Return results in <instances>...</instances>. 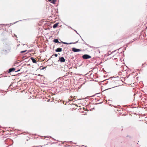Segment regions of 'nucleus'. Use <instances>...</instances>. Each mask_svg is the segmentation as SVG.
<instances>
[{
  "label": "nucleus",
  "instance_id": "2",
  "mask_svg": "<svg viewBox=\"0 0 147 147\" xmlns=\"http://www.w3.org/2000/svg\"><path fill=\"white\" fill-rule=\"evenodd\" d=\"M72 51L74 52H78L81 51V50L78 49H77L74 47H73L72 49Z\"/></svg>",
  "mask_w": 147,
  "mask_h": 147
},
{
  "label": "nucleus",
  "instance_id": "22",
  "mask_svg": "<svg viewBox=\"0 0 147 147\" xmlns=\"http://www.w3.org/2000/svg\"><path fill=\"white\" fill-rule=\"evenodd\" d=\"M51 65H49V66H51Z\"/></svg>",
  "mask_w": 147,
  "mask_h": 147
},
{
  "label": "nucleus",
  "instance_id": "12",
  "mask_svg": "<svg viewBox=\"0 0 147 147\" xmlns=\"http://www.w3.org/2000/svg\"><path fill=\"white\" fill-rule=\"evenodd\" d=\"M56 0H53L52 1H50V2L53 4H55V2Z\"/></svg>",
  "mask_w": 147,
  "mask_h": 147
},
{
  "label": "nucleus",
  "instance_id": "25",
  "mask_svg": "<svg viewBox=\"0 0 147 147\" xmlns=\"http://www.w3.org/2000/svg\"><path fill=\"white\" fill-rule=\"evenodd\" d=\"M70 28H71L72 29V28H71V27H70Z\"/></svg>",
  "mask_w": 147,
  "mask_h": 147
},
{
  "label": "nucleus",
  "instance_id": "14",
  "mask_svg": "<svg viewBox=\"0 0 147 147\" xmlns=\"http://www.w3.org/2000/svg\"><path fill=\"white\" fill-rule=\"evenodd\" d=\"M82 40L83 41L85 45H88L87 44L86 42H85L84 40L83 39H82Z\"/></svg>",
  "mask_w": 147,
  "mask_h": 147
},
{
  "label": "nucleus",
  "instance_id": "8",
  "mask_svg": "<svg viewBox=\"0 0 147 147\" xmlns=\"http://www.w3.org/2000/svg\"><path fill=\"white\" fill-rule=\"evenodd\" d=\"M53 41L54 42L57 43H61L57 39H55L53 40Z\"/></svg>",
  "mask_w": 147,
  "mask_h": 147
},
{
  "label": "nucleus",
  "instance_id": "10",
  "mask_svg": "<svg viewBox=\"0 0 147 147\" xmlns=\"http://www.w3.org/2000/svg\"><path fill=\"white\" fill-rule=\"evenodd\" d=\"M58 23H56L54 24L53 26V28H56L58 26Z\"/></svg>",
  "mask_w": 147,
  "mask_h": 147
},
{
  "label": "nucleus",
  "instance_id": "9",
  "mask_svg": "<svg viewBox=\"0 0 147 147\" xmlns=\"http://www.w3.org/2000/svg\"><path fill=\"white\" fill-rule=\"evenodd\" d=\"M29 20V19H24V20H19V21H16V22H14V23H12L11 24H10L13 25V24H15L16 23L20 21H22V20Z\"/></svg>",
  "mask_w": 147,
  "mask_h": 147
},
{
  "label": "nucleus",
  "instance_id": "4",
  "mask_svg": "<svg viewBox=\"0 0 147 147\" xmlns=\"http://www.w3.org/2000/svg\"><path fill=\"white\" fill-rule=\"evenodd\" d=\"M78 41L75 42H70V43H67L65 42H63V41H61V42L64 44L65 45H71L72 44H76L78 43Z\"/></svg>",
  "mask_w": 147,
  "mask_h": 147
},
{
  "label": "nucleus",
  "instance_id": "19",
  "mask_svg": "<svg viewBox=\"0 0 147 147\" xmlns=\"http://www.w3.org/2000/svg\"><path fill=\"white\" fill-rule=\"evenodd\" d=\"M20 71V69H18L17 71H16V72H18V71Z\"/></svg>",
  "mask_w": 147,
  "mask_h": 147
},
{
  "label": "nucleus",
  "instance_id": "18",
  "mask_svg": "<svg viewBox=\"0 0 147 147\" xmlns=\"http://www.w3.org/2000/svg\"><path fill=\"white\" fill-rule=\"evenodd\" d=\"M74 30L77 34L79 35V34L77 33V31L76 30Z\"/></svg>",
  "mask_w": 147,
  "mask_h": 147
},
{
  "label": "nucleus",
  "instance_id": "20",
  "mask_svg": "<svg viewBox=\"0 0 147 147\" xmlns=\"http://www.w3.org/2000/svg\"><path fill=\"white\" fill-rule=\"evenodd\" d=\"M48 0L49 1H50V2L51 1H52V0Z\"/></svg>",
  "mask_w": 147,
  "mask_h": 147
},
{
  "label": "nucleus",
  "instance_id": "24",
  "mask_svg": "<svg viewBox=\"0 0 147 147\" xmlns=\"http://www.w3.org/2000/svg\"><path fill=\"white\" fill-rule=\"evenodd\" d=\"M113 87H112V88H111L110 89H111V88H113Z\"/></svg>",
  "mask_w": 147,
  "mask_h": 147
},
{
  "label": "nucleus",
  "instance_id": "7",
  "mask_svg": "<svg viewBox=\"0 0 147 147\" xmlns=\"http://www.w3.org/2000/svg\"><path fill=\"white\" fill-rule=\"evenodd\" d=\"M30 59L32 60V62L34 63H36L37 62V61L35 59L33 58V57H31L30 58Z\"/></svg>",
  "mask_w": 147,
  "mask_h": 147
},
{
  "label": "nucleus",
  "instance_id": "15",
  "mask_svg": "<svg viewBox=\"0 0 147 147\" xmlns=\"http://www.w3.org/2000/svg\"><path fill=\"white\" fill-rule=\"evenodd\" d=\"M54 56H55V57H56L57 56V54H54Z\"/></svg>",
  "mask_w": 147,
  "mask_h": 147
},
{
  "label": "nucleus",
  "instance_id": "16",
  "mask_svg": "<svg viewBox=\"0 0 147 147\" xmlns=\"http://www.w3.org/2000/svg\"><path fill=\"white\" fill-rule=\"evenodd\" d=\"M53 55H52V56H51V57L50 59H49L48 60H49L51 58H53Z\"/></svg>",
  "mask_w": 147,
  "mask_h": 147
},
{
  "label": "nucleus",
  "instance_id": "3",
  "mask_svg": "<svg viewBox=\"0 0 147 147\" xmlns=\"http://www.w3.org/2000/svg\"><path fill=\"white\" fill-rule=\"evenodd\" d=\"M59 61L61 62H64L65 61V59L63 57H60L59 58Z\"/></svg>",
  "mask_w": 147,
  "mask_h": 147
},
{
  "label": "nucleus",
  "instance_id": "6",
  "mask_svg": "<svg viewBox=\"0 0 147 147\" xmlns=\"http://www.w3.org/2000/svg\"><path fill=\"white\" fill-rule=\"evenodd\" d=\"M62 51V49L61 48H58L55 50V51L57 52H61Z\"/></svg>",
  "mask_w": 147,
  "mask_h": 147
},
{
  "label": "nucleus",
  "instance_id": "21",
  "mask_svg": "<svg viewBox=\"0 0 147 147\" xmlns=\"http://www.w3.org/2000/svg\"><path fill=\"white\" fill-rule=\"evenodd\" d=\"M48 137L50 138H52V137L51 136H49Z\"/></svg>",
  "mask_w": 147,
  "mask_h": 147
},
{
  "label": "nucleus",
  "instance_id": "1",
  "mask_svg": "<svg viewBox=\"0 0 147 147\" xmlns=\"http://www.w3.org/2000/svg\"><path fill=\"white\" fill-rule=\"evenodd\" d=\"M82 58L85 59H89L91 58V56L88 54H84L82 56Z\"/></svg>",
  "mask_w": 147,
  "mask_h": 147
},
{
  "label": "nucleus",
  "instance_id": "11",
  "mask_svg": "<svg viewBox=\"0 0 147 147\" xmlns=\"http://www.w3.org/2000/svg\"><path fill=\"white\" fill-rule=\"evenodd\" d=\"M2 53L6 54L7 53V51L6 50H3L2 51Z\"/></svg>",
  "mask_w": 147,
  "mask_h": 147
},
{
  "label": "nucleus",
  "instance_id": "17",
  "mask_svg": "<svg viewBox=\"0 0 147 147\" xmlns=\"http://www.w3.org/2000/svg\"><path fill=\"white\" fill-rule=\"evenodd\" d=\"M46 67H43L42 68V69H45V68H46Z\"/></svg>",
  "mask_w": 147,
  "mask_h": 147
},
{
  "label": "nucleus",
  "instance_id": "13",
  "mask_svg": "<svg viewBox=\"0 0 147 147\" xmlns=\"http://www.w3.org/2000/svg\"><path fill=\"white\" fill-rule=\"evenodd\" d=\"M27 51L26 50H25V51H21V52H20V53H24L25 52H26V51Z\"/></svg>",
  "mask_w": 147,
  "mask_h": 147
},
{
  "label": "nucleus",
  "instance_id": "23",
  "mask_svg": "<svg viewBox=\"0 0 147 147\" xmlns=\"http://www.w3.org/2000/svg\"><path fill=\"white\" fill-rule=\"evenodd\" d=\"M80 37H81V38H82L80 36Z\"/></svg>",
  "mask_w": 147,
  "mask_h": 147
},
{
  "label": "nucleus",
  "instance_id": "5",
  "mask_svg": "<svg viewBox=\"0 0 147 147\" xmlns=\"http://www.w3.org/2000/svg\"><path fill=\"white\" fill-rule=\"evenodd\" d=\"M15 69H16L15 68H10L9 69L8 72V73H10V72H11L12 71H14L15 70Z\"/></svg>",
  "mask_w": 147,
  "mask_h": 147
}]
</instances>
